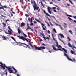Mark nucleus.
Wrapping results in <instances>:
<instances>
[{"label":"nucleus","mask_w":76,"mask_h":76,"mask_svg":"<svg viewBox=\"0 0 76 76\" xmlns=\"http://www.w3.org/2000/svg\"><path fill=\"white\" fill-rule=\"evenodd\" d=\"M31 4H34V5H33V6L34 11H35L36 10H37L38 12H39L40 11V9H39V7L37 6V4H36V3L35 2V0H34L33 2V1L31 0Z\"/></svg>","instance_id":"f257e3e1"},{"label":"nucleus","mask_w":76,"mask_h":76,"mask_svg":"<svg viewBox=\"0 0 76 76\" xmlns=\"http://www.w3.org/2000/svg\"><path fill=\"white\" fill-rule=\"evenodd\" d=\"M56 45L57 47L59 49H56L55 48V46L54 45H53L52 46V48L54 50L56 51H57L58 50H59V51H63V50L62 49H60V47L61 48H62V47L60 45H58V42H56Z\"/></svg>","instance_id":"f03ea898"},{"label":"nucleus","mask_w":76,"mask_h":76,"mask_svg":"<svg viewBox=\"0 0 76 76\" xmlns=\"http://www.w3.org/2000/svg\"><path fill=\"white\" fill-rule=\"evenodd\" d=\"M64 55L66 56L67 58L69 60V61H71L72 62H75V61H76V60H75L74 58H73V60L72 59L70 58L69 56H68V55L67 54L65 53L64 52Z\"/></svg>","instance_id":"7ed1b4c3"},{"label":"nucleus","mask_w":76,"mask_h":76,"mask_svg":"<svg viewBox=\"0 0 76 76\" xmlns=\"http://www.w3.org/2000/svg\"><path fill=\"white\" fill-rule=\"evenodd\" d=\"M0 64L1 65V67L2 68H0L1 70L2 69V70H5V68H7V69L8 68V67L6 66V65H5L4 64H3V63H2L1 62H0Z\"/></svg>","instance_id":"20e7f679"},{"label":"nucleus","mask_w":76,"mask_h":76,"mask_svg":"<svg viewBox=\"0 0 76 76\" xmlns=\"http://www.w3.org/2000/svg\"><path fill=\"white\" fill-rule=\"evenodd\" d=\"M17 37L19 38V39H20L24 41H26L28 42H29L28 39H26L24 37L22 36H17Z\"/></svg>","instance_id":"39448f33"},{"label":"nucleus","mask_w":76,"mask_h":76,"mask_svg":"<svg viewBox=\"0 0 76 76\" xmlns=\"http://www.w3.org/2000/svg\"><path fill=\"white\" fill-rule=\"evenodd\" d=\"M35 49L36 50H41V49H43V50H44V49H45V48L44 46L39 47V48H38L37 46H36L35 47Z\"/></svg>","instance_id":"423d86ee"},{"label":"nucleus","mask_w":76,"mask_h":76,"mask_svg":"<svg viewBox=\"0 0 76 76\" xmlns=\"http://www.w3.org/2000/svg\"><path fill=\"white\" fill-rule=\"evenodd\" d=\"M7 69L8 70L9 73H14V72H13V70H12L11 68L8 67Z\"/></svg>","instance_id":"0eeeda50"},{"label":"nucleus","mask_w":76,"mask_h":76,"mask_svg":"<svg viewBox=\"0 0 76 76\" xmlns=\"http://www.w3.org/2000/svg\"><path fill=\"white\" fill-rule=\"evenodd\" d=\"M32 18H31V19H30V18H28V22H30L31 24H30V25L31 26H32L34 25V24H33V23H32Z\"/></svg>","instance_id":"6e6552de"},{"label":"nucleus","mask_w":76,"mask_h":76,"mask_svg":"<svg viewBox=\"0 0 76 76\" xmlns=\"http://www.w3.org/2000/svg\"><path fill=\"white\" fill-rule=\"evenodd\" d=\"M41 25L42 26V28H43V29L44 30H46L47 28H46V26L44 25V24L43 23H42L41 24Z\"/></svg>","instance_id":"1a4fd4ad"},{"label":"nucleus","mask_w":76,"mask_h":76,"mask_svg":"<svg viewBox=\"0 0 76 76\" xmlns=\"http://www.w3.org/2000/svg\"><path fill=\"white\" fill-rule=\"evenodd\" d=\"M48 11V12L50 14H51V8L50 7H47Z\"/></svg>","instance_id":"9d476101"},{"label":"nucleus","mask_w":76,"mask_h":76,"mask_svg":"<svg viewBox=\"0 0 76 76\" xmlns=\"http://www.w3.org/2000/svg\"><path fill=\"white\" fill-rule=\"evenodd\" d=\"M23 47L24 48H27L28 47V48H29V49H31V48L27 45L26 44L24 43V45L23 46Z\"/></svg>","instance_id":"9b49d317"},{"label":"nucleus","mask_w":76,"mask_h":76,"mask_svg":"<svg viewBox=\"0 0 76 76\" xmlns=\"http://www.w3.org/2000/svg\"><path fill=\"white\" fill-rule=\"evenodd\" d=\"M43 12L45 14H46V16H49V17H51V15H49L48 13H46V12H45V10H43Z\"/></svg>","instance_id":"f8f14e48"},{"label":"nucleus","mask_w":76,"mask_h":76,"mask_svg":"<svg viewBox=\"0 0 76 76\" xmlns=\"http://www.w3.org/2000/svg\"><path fill=\"white\" fill-rule=\"evenodd\" d=\"M46 18L47 19H48L51 25V26H53V24H52V23H51V20H50V19L49 18H48V17H47Z\"/></svg>","instance_id":"ddd939ff"},{"label":"nucleus","mask_w":76,"mask_h":76,"mask_svg":"<svg viewBox=\"0 0 76 76\" xmlns=\"http://www.w3.org/2000/svg\"><path fill=\"white\" fill-rule=\"evenodd\" d=\"M59 34V35H60V36L61 38H64V36L63 35V34H62L60 33V34Z\"/></svg>","instance_id":"4468645a"},{"label":"nucleus","mask_w":76,"mask_h":76,"mask_svg":"<svg viewBox=\"0 0 76 76\" xmlns=\"http://www.w3.org/2000/svg\"><path fill=\"white\" fill-rule=\"evenodd\" d=\"M12 69L13 70H14L15 72V73H16L18 72V71H17V70L15 69L14 67H12Z\"/></svg>","instance_id":"2eb2a0df"},{"label":"nucleus","mask_w":76,"mask_h":76,"mask_svg":"<svg viewBox=\"0 0 76 76\" xmlns=\"http://www.w3.org/2000/svg\"><path fill=\"white\" fill-rule=\"evenodd\" d=\"M25 24L23 22H22L21 23V27H23V26H25Z\"/></svg>","instance_id":"dca6fc26"},{"label":"nucleus","mask_w":76,"mask_h":76,"mask_svg":"<svg viewBox=\"0 0 76 76\" xmlns=\"http://www.w3.org/2000/svg\"><path fill=\"white\" fill-rule=\"evenodd\" d=\"M71 53L72 54H74V55H76V54L74 52V51H73V50H71Z\"/></svg>","instance_id":"f3484780"},{"label":"nucleus","mask_w":76,"mask_h":76,"mask_svg":"<svg viewBox=\"0 0 76 76\" xmlns=\"http://www.w3.org/2000/svg\"><path fill=\"white\" fill-rule=\"evenodd\" d=\"M62 49L63 50V51L65 52V53H67V51L64 48H63Z\"/></svg>","instance_id":"a211bd4d"},{"label":"nucleus","mask_w":76,"mask_h":76,"mask_svg":"<svg viewBox=\"0 0 76 76\" xmlns=\"http://www.w3.org/2000/svg\"><path fill=\"white\" fill-rule=\"evenodd\" d=\"M17 30L19 34H20V33H21V31H20V29H19V28H18Z\"/></svg>","instance_id":"6ab92c4d"},{"label":"nucleus","mask_w":76,"mask_h":76,"mask_svg":"<svg viewBox=\"0 0 76 76\" xmlns=\"http://www.w3.org/2000/svg\"><path fill=\"white\" fill-rule=\"evenodd\" d=\"M2 38H3V40H6L7 39L6 38V37H5L4 36H3Z\"/></svg>","instance_id":"aec40b11"},{"label":"nucleus","mask_w":76,"mask_h":76,"mask_svg":"<svg viewBox=\"0 0 76 76\" xmlns=\"http://www.w3.org/2000/svg\"><path fill=\"white\" fill-rule=\"evenodd\" d=\"M58 38H59V40L60 41H61L62 42H63V43H64V42L62 40H61V39L60 38V37L59 36H58Z\"/></svg>","instance_id":"412c9836"},{"label":"nucleus","mask_w":76,"mask_h":76,"mask_svg":"<svg viewBox=\"0 0 76 76\" xmlns=\"http://www.w3.org/2000/svg\"><path fill=\"white\" fill-rule=\"evenodd\" d=\"M2 24L3 25L4 27H6V24L4 22L2 23Z\"/></svg>","instance_id":"4be33fe9"},{"label":"nucleus","mask_w":76,"mask_h":76,"mask_svg":"<svg viewBox=\"0 0 76 76\" xmlns=\"http://www.w3.org/2000/svg\"><path fill=\"white\" fill-rule=\"evenodd\" d=\"M8 31L9 33V34L10 35H12V32H11V31H10V30H8Z\"/></svg>","instance_id":"5701e85b"},{"label":"nucleus","mask_w":76,"mask_h":76,"mask_svg":"<svg viewBox=\"0 0 76 76\" xmlns=\"http://www.w3.org/2000/svg\"><path fill=\"white\" fill-rule=\"evenodd\" d=\"M35 19L36 21H37V22H39V23H41V21H40L38 20L37 19V18H35Z\"/></svg>","instance_id":"b1692460"},{"label":"nucleus","mask_w":76,"mask_h":76,"mask_svg":"<svg viewBox=\"0 0 76 76\" xmlns=\"http://www.w3.org/2000/svg\"><path fill=\"white\" fill-rule=\"evenodd\" d=\"M4 74H5L6 76H7V72L6 71V70L4 72Z\"/></svg>","instance_id":"393cba45"},{"label":"nucleus","mask_w":76,"mask_h":76,"mask_svg":"<svg viewBox=\"0 0 76 76\" xmlns=\"http://www.w3.org/2000/svg\"><path fill=\"white\" fill-rule=\"evenodd\" d=\"M11 38H12V39H13V40H14V41H16V39H15V38H14V37H13L11 36Z\"/></svg>","instance_id":"a878e982"},{"label":"nucleus","mask_w":76,"mask_h":76,"mask_svg":"<svg viewBox=\"0 0 76 76\" xmlns=\"http://www.w3.org/2000/svg\"><path fill=\"white\" fill-rule=\"evenodd\" d=\"M51 35L53 40H54V41H55V39H54V35H53V34L52 33Z\"/></svg>","instance_id":"bb28decb"},{"label":"nucleus","mask_w":76,"mask_h":76,"mask_svg":"<svg viewBox=\"0 0 76 76\" xmlns=\"http://www.w3.org/2000/svg\"><path fill=\"white\" fill-rule=\"evenodd\" d=\"M2 7V8H7V7L6 6V5L4 6H1Z\"/></svg>","instance_id":"cd10ccee"},{"label":"nucleus","mask_w":76,"mask_h":76,"mask_svg":"<svg viewBox=\"0 0 76 76\" xmlns=\"http://www.w3.org/2000/svg\"><path fill=\"white\" fill-rule=\"evenodd\" d=\"M69 32L71 34H73V32L72 30H69Z\"/></svg>","instance_id":"c85d7f7f"},{"label":"nucleus","mask_w":76,"mask_h":76,"mask_svg":"<svg viewBox=\"0 0 76 76\" xmlns=\"http://www.w3.org/2000/svg\"><path fill=\"white\" fill-rule=\"evenodd\" d=\"M24 44L25 43H21L20 44V45H21V46H23V45H24Z\"/></svg>","instance_id":"c756f323"},{"label":"nucleus","mask_w":76,"mask_h":76,"mask_svg":"<svg viewBox=\"0 0 76 76\" xmlns=\"http://www.w3.org/2000/svg\"><path fill=\"white\" fill-rule=\"evenodd\" d=\"M68 19H69V20H72V21H73V19H71V18H70V17H68Z\"/></svg>","instance_id":"7c9ffc66"},{"label":"nucleus","mask_w":76,"mask_h":76,"mask_svg":"<svg viewBox=\"0 0 76 76\" xmlns=\"http://www.w3.org/2000/svg\"><path fill=\"white\" fill-rule=\"evenodd\" d=\"M53 31L55 32V33H57V31H56V30L55 28L53 29Z\"/></svg>","instance_id":"2f4dec72"},{"label":"nucleus","mask_w":76,"mask_h":76,"mask_svg":"<svg viewBox=\"0 0 76 76\" xmlns=\"http://www.w3.org/2000/svg\"><path fill=\"white\" fill-rule=\"evenodd\" d=\"M8 29H10V31H12V29H11V28H10V27H8Z\"/></svg>","instance_id":"473e14b6"},{"label":"nucleus","mask_w":76,"mask_h":76,"mask_svg":"<svg viewBox=\"0 0 76 76\" xmlns=\"http://www.w3.org/2000/svg\"><path fill=\"white\" fill-rule=\"evenodd\" d=\"M59 26H60V28H61V29L62 30H63V28H62V27H61V26L60 25H59Z\"/></svg>","instance_id":"72a5a7b5"},{"label":"nucleus","mask_w":76,"mask_h":76,"mask_svg":"<svg viewBox=\"0 0 76 76\" xmlns=\"http://www.w3.org/2000/svg\"><path fill=\"white\" fill-rule=\"evenodd\" d=\"M68 39L69 40V41H71V39H70V37H67Z\"/></svg>","instance_id":"f704fd0d"},{"label":"nucleus","mask_w":76,"mask_h":76,"mask_svg":"<svg viewBox=\"0 0 76 76\" xmlns=\"http://www.w3.org/2000/svg\"><path fill=\"white\" fill-rule=\"evenodd\" d=\"M45 38H46V39H50V38L49 37H45Z\"/></svg>","instance_id":"c9c22d12"},{"label":"nucleus","mask_w":76,"mask_h":76,"mask_svg":"<svg viewBox=\"0 0 76 76\" xmlns=\"http://www.w3.org/2000/svg\"><path fill=\"white\" fill-rule=\"evenodd\" d=\"M25 16H26V17H29V15L27 14H25Z\"/></svg>","instance_id":"e433bc0d"},{"label":"nucleus","mask_w":76,"mask_h":76,"mask_svg":"<svg viewBox=\"0 0 76 76\" xmlns=\"http://www.w3.org/2000/svg\"><path fill=\"white\" fill-rule=\"evenodd\" d=\"M9 19H7L6 20H5V22H6V23H7V22H8V21H9Z\"/></svg>","instance_id":"4c0bfd02"},{"label":"nucleus","mask_w":76,"mask_h":76,"mask_svg":"<svg viewBox=\"0 0 76 76\" xmlns=\"http://www.w3.org/2000/svg\"><path fill=\"white\" fill-rule=\"evenodd\" d=\"M40 34L41 35H42V36H44V34L42 33H40Z\"/></svg>","instance_id":"58836bf2"},{"label":"nucleus","mask_w":76,"mask_h":76,"mask_svg":"<svg viewBox=\"0 0 76 76\" xmlns=\"http://www.w3.org/2000/svg\"><path fill=\"white\" fill-rule=\"evenodd\" d=\"M46 23H47V24L48 26L50 27V24L48 23L47 22H46Z\"/></svg>","instance_id":"ea45409f"},{"label":"nucleus","mask_w":76,"mask_h":76,"mask_svg":"<svg viewBox=\"0 0 76 76\" xmlns=\"http://www.w3.org/2000/svg\"><path fill=\"white\" fill-rule=\"evenodd\" d=\"M1 9H3V10H4V8L1 7H0V10H1Z\"/></svg>","instance_id":"a19ab883"},{"label":"nucleus","mask_w":76,"mask_h":76,"mask_svg":"<svg viewBox=\"0 0 76 76\" xmlns=\"http://www.w3.org/2000/svg\"><path fill=\"white\" fill-rule=\"evenodd\" d=\"M66 16H69V17H72V16L70 15H66Z\"/></svg>","instance_id":"79ce46f5"},{"label":"nucleus","mask_w":76,"mask_h":76,"mask_svg":"<svg viewBox=\"0 0 76 76\" xmlns=\"http://www.w3.org/2000/svg\"><path fill=\"white\" fill-rule=\"evenodd\" d=\"M23 35H24V36H25V37H27V35H26V34H24V33H23Z\"/></svg>","instance_id":"37998d69"},{"label":"nucleus","mask_w":76,"mask_h":76,"mask_svg":"<svg viewBox=\"0 0 76 76\" xmlns=\"http://www.w3.org/2000/svg\"><path fill=\"white\" fill-rule=\"evenodd\" d=\"M10 13V14H11V16H13V14H12V12H11Z\"/></svg>","instance_id":"c03bdc74"},{"label":"nucleus","mask_w":76,"mask_h":76,"mask_svg":"<svg viewBox=\"0 0 76 76\" xmlns=\"http://www.w3.org/2000/svg\"><path fill=\"white\" fill-rule=\"evenodd\" d=\"M31 28L28 27V28L26 29V31H27V30H28V29H30Z\"/></svg>","instance_id":"a18cd8bd"},{"label":"nucleus","mask_w":76,"mask_h":76,"mask_svg":"<svg viewBox=\"0 0 76 76\" xmlns=\"http://www.w3.org/2000/svg\"><path fill=\"white\" fill-rule=\"evenodd\" d=\"M40 3H41V4L42 6H44V4H42V2L41 1Z\"/></svg>","instance_id":"49530a36"},{"label":"nucleus","mask_w":76,"mask_h":76,"mask_svg":"<svg viewBox=\"0 0 76 76\" xmlns=\"http://www.w3.org/2000/svg\"><path fill=\"white\" fill-rule=\"evenodd\" d=\"M72 17H73V18H74V19H76V16H72Z\"/></svg>","instance_id":"de8ad7c7"},{"label":"nucleus","mask_w":76,"mask_h":76,"mask_svg":"<svg viewBox=\"0 0 76 76\" xmlns=\"http://www.w3.org/2000/svg\"><path fill=\"white\" fill-rule=\"evenodd\" d=\"M69 46L71 48H72L73 47L72 46V45H69Z\"/></svg>","instance_id":"09e8293b"},{"label":"nucleus","mask_w":76,"mask_h":76,"mask_svg":"<svg viewBox=\"0 0 76 76\" xmlns=\"http://www.w3.org/2000/svg\"><path fill=\"white\" fill-rule=\"evenodd\" d=\"M70 3H71V4H73V2H72V1H71L70 0V1H69Z\"/></svg>","instance_id":"8fccbe9b"},{"label":"nucleus","mask_w":76,"mask_h":76,"mask_svg":"<svg viewBox=\"0 0 76 76\" xmlns=\"http://www.w3.org/2000/svg\"><path fill=\"white\" fill-rule=\"evenodd\" d=\"M48 34H50V33H51V32H50V31L49 30H48Z\"/></svg>","instance_id":"3c124183"},{"label":"nucleus","mask_w":76,"mask_h":76,"mask_svg":"<svg viewBox=\"0 0 76 76\" xmlns=\"http://www.w3.org/2000/svg\"><path fill=\"white\" fill-rule=\"evenodd\" d=\"M11 12H12V13H13V14H15V12H13V10H11Z\"/></svg>","instance_id":"603ef678"},{"label":"nucleus","mask_w":76,"mask_h":76,"mask_svg":"<svg viewBox=\"0 0 76 76\" xmlns=\"http://www.w3.org/2000/svg\"><path fill=\"white\" fill-rule=\"evenodd\" d=\"M18 13H19V12H20V11H19V9H18Z\"/></svg>","instance_id":"864d4df0"},{"label":"nucleus","mask_w":76,"mask_h":76,"mask_svg":"<svg viewBox=\"0 0 76 76\" xmlns=\"http://www.w3.org/2000/svg\"><path fill=\"white\" fill-rule=\"evenodd\" d=\"M51 16L52 17V18H54V19H56V18L55 17L53 16Z\"/></svg>","instance_id":"5fc2aeb1"},{"label":"nucleus","mask_w":76,"mask_h":76,"mask_svg":"<svg viewBox=\"0 0 76 76\" xmlns=\"http://www.w3.org/2000/svg\"><path fill=\"white\" fill-rule=\"evenodd\" d=\"M71 44H70V42H69L68 44V45H70Z\"/></svg>","instance_id":"6e6d98bb"},{"label":"nucleus","mask_w":76,"mask_h":76,"mask_svg":"<svg viewBox=\"0 0 76 76\" xmlns=\"http://www.w3.org/2000/svg\"><path fill=\"white\" fill-rule=\"evenodd\" d=\"M53 10H54V9H56V7H53Z\"/></svg>","instance_id":"4d7b16f0"},{"label":"nucleus","mask_w":76,"mask_h":76,"mask_svg":"<svg viewBox=\"0 0 76 76\" xmlns=\"http://www.w3.org/2000/svg\"><path fill=\"white\" fill-rule=\"evenodd\" d=\"M30 29H31V30L32 32H34V30H33V29H32L31 28H30Z\"/></svg>","instance_id":"13d9d810"},{"label":"nucleus","mask_w":76,"mask_h":76,"mask_svg":"<svg viewBox=\"0 0 76 76\" xmlns=\"http://www.w3.org/2000/svg\"><path fill=\"white\" fill-rule=\"evenodd\" d=\"M66 4L68 6H70V4H69L68 3H67Z\"/></svg>","instance_id":"bf43d9fd"},{"label":"nucleus","mask_w":76,"mask_h":76,"mask_svg":"<svg viewBox=\"0 0 76 76\" xmlns=\"http://www.w3.org/2000/svg\"><path fill=\"white\" fill-rule=\"evenodd\" d=\"M31 47L32 48H34V46H33L32 45H31Z\"/></svg>","instance_id":"052dcab7"},{"label":"nucleus","mask_w":76,"mask_h":76,"mask_svg":"<svg viewBox=\"0 0 76 76\" xmlns=\"http://www.w3.org/2000/svg\"><path fill=\"white\" fill-rule=\"evenodd\" d=\"M4 74H3L1 75V76H5V75H4Z\"/></svg>","instance_id":"680f3d73"},{"label":"nucleus","mask_w":76,"mask_h":76,"mask_svg":"<svg viewBox=\"0 0 76 76\" xmlns=\"http://www.w3.org/2000/svg\"><path fill=\"white\" fill-rule=\"evenodd\" d=\"M54 12H57V11H56V10H54Z\"/></svg>","instance_id":"e2e57ef3"},{"label":"nucleus","mask_w":76,"mask_h":76,"mask_svg":"<svg viewBox=\"0 0 76 76\" xmlns=\"http://www.w3.org/2000/svg\"><path fill=\"white\" fill-rule=\"evenodd\" d=\"M29 44L31 46V45H32V44H31V42H30L29 43Z\"/></svg>","instance_id":"0e129e2a"},{"label":"nucleus","mask_w":76,"mask_h":76,"mask_svg":"<svg viewBox=\"0 0 76 76\" xmlns=\"http://www.w3.org/2000/svg\"><path fill=\"white\" fill-rule=\"evenodd\" d=\"M34 23H35V24L37 23V22H36V21H34Z\"/></svg>","instance_id":"69168bd1"},{"label":"nucleus","mask_w":76,"mask_h":76,"mask_svg":"<svg viewBox=\"0 0 76 76\" xmlns=\"http://www.w3.org/2000/svg\"><path fill=\"white\" fill-rule=\"evenodd\" d=\"M34 28H36L37 29H38V27H34Z\"/></svg>","instance_id":"338daca9"},{"label":"nucleus","mask_w":76,"mask_h":76,"mask_svg":"<svg viewBox=\"0 0 76 76\" xmlns=\"http://www.w3.org/2000/svg\"><path fill=\"white\" fill-rule=\"evenodd\" d=\"M27 34H28V35H29V34H30L29 32H28Z\"/></svg>","instance_id":"774afa93"}]
</instances>
